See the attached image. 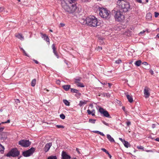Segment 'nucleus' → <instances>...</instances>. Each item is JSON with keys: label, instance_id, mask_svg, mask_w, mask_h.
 I'll use <instances>...</instances> for the list:
<instances>
[{"label": "nucleus", "instance_id": "4", "mask_svg": "<svg viewBox=\"0 0 159 159\" xmlns=\"http://www.w3.org/2000/svg\"><path fill=\"white\" fill-rule=\"evenodd\" d=\"M112 14H114L115 20L118 22H121L124 19L125 17L123 12L121 10L115 8L112 11Z\"/></svg>", "mask_w": 159, "mask_h": 159}, {"label": "nucleus", "instance_id": "63", "mask_svg": "<svg viewBox=\"0 0 159 159\" xmlns=\"http://www.w3.org/2000/svg\"><path fill=\"white\" fill-rule=\"evenodd\" d=\"M157 36L158 38H159V33L157 35Z\"/></svg>", "mask_w": 159, "mask_h": 159}, {"label": "nucleus", "instance_id": "61", "mask_svg": "<svg viewBox=\"0 0 159 159\" xmlns=\"http://www.w3.org/2000/svg\"><path fill=\"white\" fill-rule=\"evenodd\" d=\"M155 140L157 141H159V138H157Z\"/></svg>", "mask_w": 159, "mask_h": 159}, {"label": "nucleus", "instance_id": "14", "mask_svg": "<svg viewBox=\"0 0 159 159\" xmlns=\"http://www.w3.org/2000/svg\"><path fill=\"white\" fill-rule=\"evenodd\" d=\"M80 80H76L75 81V83L76 84V86L79 87H84V84L81 83Z\"/></svg>", "mask_w": 159, "mask_h": 159}, {"label": "nucleus", "instance_id": "35", "mask_svg": "<svg viewBox=\"0 0 159 159\" xmlns=\"http://www.w3.org/2000/svg\"><path fill=\"white\" fill-rule=\"evenodd\" d=\"M116 63L119 64L121 62V61L120 59H118L115 61Z\"/></svg>", "mask_w": 159, "mask_h": 159}, {"label": "nucleus", "instance_id": "56", "mask_svg": "<svg viewBox=\"0 0 159 159\" xmlns=\"http://www.w3.org/2000/svg\"><path fill=\"white\" fill-rule=\"evenodd\" d=\"M152 127L153 128H154L156 127V125L155 124L152 125Z\"/></svg>", "mask_w": 159, "mask_h": 159}, {"label": "nucleus", "instance_id": "58", "mask_svg": "<svg viewBox=\"0 0 159 159\" xmlns=\"http://www.w3.org/2000/svg\"><path fill=\"white\" fill-rule=\"evenodd\" d=\"M147 152H152L153 151L152 150H146Z\"/></svg>", "mask_w": 159, "mask_h": 159}, {"label": "nucleus", "instance_id": "42", "mask_svg": "<svg viewBox=\"0 0 159 159\" xmlns=\"http://www.w3.org/2000/svg\"><path fill=\"white\" fill-rule=\"evenodd\" d=\"M91 115L93 116H95V111L94 110H92L91 111Z\"/></svg>", "mask_w": 159, "mask_h": 159}, {"label": "nucleus", "instance_id": "49", "mask_svg": "<svg viewBox=\"0 0 159 159\" xmlns=\"http://www.w3.org/2000/svg\"><path fill=\"white\" fill-rule=\"evenodd\" d=\"M76 151H77L78 153L79 154H80V152L79 151V149L78 148H76Z\"/></svg>", "mask_w": 159, "mask_h": 159}, {"label": "nucleus", "instance_id": "59", "mask_svg": "<svg viewBox=\"0 0 159 159\" xmlns=\"http://www.w3.org/2000/svg\"><path fill=\"white\" fill-rule=\"evenodd\" d=\"M108 156V157H110V158H111V155L109 153H108V154H107Z\"/></svg>", "mask_w": 159, "mask_h": 159}, {"label": "nucleus", "instance_id": "34", "mask_svg": "<svg viewBox=\"0 0 159 159\" xmlns=\"http://www.w3.org/2000/svg\"><path fill=\"white\" fill-rule=\"evenodd\" d=\"M56 127L58 128H64V127L61 125H57Z\"/></svg>", "mask_w": 159, "mask_h": 159}, {"label": "nucleus", "instance_id": "20", "mask_svg": "<svg viewBox=\"0 0 159 159\" xmlns=\"http://www.w3.org/2000/svg\"><path fill=\"white\" fill-rule=\"evenodd\" d=\"M70 85H65L62 86L63 88L65 91H68L70 88Z\"/></svg>", "mask_w": 159, "mask_h": 159}, {"label": "nucleus", "instance_id": "17", "mask_svg": "<svg viewBox=\"0 0 159 159\" xmlns=\"http://www.w3.org/2000/svg\"><path fill=\"white\" fill-rule=\"evenodd\" d=\"M15 36L21 40H23L24 39V37L22 36V34H16Z\"/></svg>", "mask_w": 159, "mask_h": 159}, {"label": "nucleus", "instance_id": "7", "mask_svg": "<svg viewBox=\"0 0 159 159\" xmlns=\"http://www.w3.org/2000/svg\"><path fill=\"white\" fill-rule=\"evenodd\" d=\"M35 150L34 148H32L29 149L25 151L22 152V154L25 157H28L31 156L34 152Z\"/></svg>", "mask_w": 159, "mask_h": 159}, {"label": "nucleus", "instance_id": "19", "mask_svg": "<svg viewBox=\"0 0 159 159\" xmlns=\"http://www.w3.org/2000/svg\"><path fill=\"white\" fill-rule=\"evenodd\" d=\"M88 102V101L85 100L80 101V103H79V105H80V107H81L83 105L86 104Z\"/></svg>", "mask_w": 159, "mask_h": 159}, {"label": "nucleus", "instance_id": "51", "mask_svg": "<svg viewBox=\"0 0 159 159\" xmlns=\"http://www.w3.org/2000/svg\"><path fill=\"white\" fill-rule=\"evenodd\" d=\"M102 123L103 124H104V125H105L107 126H108V124L107 123H106V122L104 121L102 122Z\"/></svg>", "mask_w": 159, "mask_h": 159}, {"label": "nucleus", "instance_id": "11", "mask_svg": "<svg viewBox=\"0 0 159 159\" xmlns=\"http://www.w3.org/2000/svg\"><path fill=\"white\" fill-rule=\"evenodd\" d=\"M52 146V143H47L45 147L44 148V151L45 152H48L49 150V149L50 148L51 146Z\"/></svg>", "mask_w": 159, "mask_h": 159}, {"label": "nucleus", "instance_id": "48", "mask_svg": "<svg viewBox=\"0 0 159 159\" xmlns=\"http://www.w3.org/2000/svg\"><path fill=\"white\" fill-rule=\"evenodd\" d=\"M15 102L17 103H20V101L18 99H16L15 100Z\"/></svg>", "mask_w": 159, "mask_h": 159}, {"label": "nucleus", "instance_id": "26", "mask_svg": "<svg viewBox=\"0 0 159 159\" xmlns=\"http://www.w3.org/2000/svg\"><path fill=\"white\" fill-rule=\"evenodd\" d=\"M96 121V119H89V122L91 123L92 124H95V121Z\"/></svg>", "mask_w": 159, "mask_h": 159}, {"label": "nucleus", "instance_id": "9", "mask_svg": "<svg viewBox=\"0 0 159 159\" xmlns=\"http://www.w3.org/2000/svg\"><path fill=\"white\" fill-rule=\"evenodd\" d=\"M99 111L100 113L104 115L105 117L108 118H111L110 114H109L108 112L106 110L103 109L102 107H100L99 109Z\"/></svg>", "mask_w": 159, "mask_h": 159}, {"label": "nucleus", "instance_id": "45", "mask_svg": "<svg viewBox=\"0 0 159 159\" xmlns=\"http://www.w3.org/2000/svg\"><path fill=\"white\" fill-rule=\"evenodd\" d=\"M87 112H88L89 115H90L91 114V111L89 110H87Z\"/></svg>", "mask_w": 159, "mask_h": 159}, {"label": "nucleus", "instance_id": "21", "mask_svg": "<svg viewBox=\"0 0 159 159\" xmlns=\"http://www.w3.org/2000/svg\"><path fill=\"white\" fill-rule=\"evenodd\" d=\"M142 63V61L141 60H139L136 61L134 63L135 65L137 66H139Z\"/></svg>", "mask_w": 159, "mask_h": 159}, {"label": "nucleus", "instance_id": "30", "mask_svg": "<svg viewBox=\"0 0 159 159\" xmlns=\"http://www.w3.org/2000/svg\"><path fill=\"white\" fill-rule=\"evenodd\" d=\"M36 80H32L31 82V86H34L36 84Z\"/></svg>", "mask_w": 159, "mask_h": 159}, {"label": "nucleus", "instance_id": "62", "mask_svg": "<svg viewBox=\"0 0 159 159\" xmlns=\"http://www.w3.org/2000/svg\"><path fill=\"white\" fill-rule=\"evenodd\" d=\"M98 48H99L101 50H102V47H98Z\"/></svg>", "mask_w": 159, "mask_h": 159}, {"label": "nucleus", "instance_id": "55", "mask_svg": "<svg viewBox=\"0 0 159 159\" xmlns=\"http://www.w3.org/2000/svg\"><path fill=\"white\" fill-rule=\"evenodd\" d=\"M142 64L145 65H148V63L146 62H143Z\"/></svg>", "mask_w": 159, "mask_h": 159}, {"label": "nucleus", "instance_id": "47", "mask_svg": "<svg viewBox=\"0 0 159 159\" xmlns=\"http://www.w3.org/2000/svg\"><path fill=\"white\" fill-rule=\"evenodd\" d=\"M4 129V127H1V128H0V133L1 132H2V131L3 130V129Z\"/></svg>", "mask_w": 159, "mask_h": 159}, {"label": "nucleus", "instance_id": "15", "mask_svg": "<svg viewBox=\"0 0 159 159\" xmlns=\"http://www.w3.org/2000/svg\"><path fill=\"white\" fill-rule=\"evenodd\" d=\"M52 47L53 50V52L54 54L56 55L57 58H59V56L58 55V54L56 51V48L55 47V45L54 44H52Z\"/></svg>", "mask_w": 159, "mask_h": 159}, {"label": "nucleus", "instance_id": "24", "mask_svg": "<svg viewBox=\"0 0 159 159\" xmlns=\"http://www.w3.org/2000/svg\"><path fill=\"white\" fill-rule=\"evenodd\" d=\"M5 148L0 143V152L2 153H3Z\"/></svg>", "mask_w": 159, "mask_h": 159}, {"label": "nucleus", "instance_id": "6", "mask_svg": "<svg viewBox=\"0 0 159 159\" xmlns=\"http://www.w3.org/2000/svg\"><path fill=\"white\" fill-rule=\"evenodd\" d=\"M20 152L16 148H14L11 149L6 155L8 157H16L19 155Z\"/></svg>", "mask_w": 159, "mask_h": 159}, {"label": "nucleus", "instance_id": "32", "mask_svg": "<svg viewBox=\"0 0 159 159\" xmlns=\"http://www.w3.org/2000/svg\"><path fill=\"white\" fill-rule=\"evenodd\" d=\"M60 118L63 120L64 119L65 117V115L63 114L60 115Z\"/></svg>", "mask_w": 159, "mask_h": 159}, {"label": "nucleus", "instance_id": "13", "mask_svg": "<svg viewBox=\"0 0 159 159\" xmlns=\"http://www.w3.org/2000/svg\"><path fill=\"white\" fill-rule=\"evenodd\" d=\"M41 37L42 38H43V39L48 42V44H50V42H49V39L48 36H47L45 34H43L42 33H41Z\"/></svg>", "mask_w": 159, "mask_h": 159}, {"label": "nucleus", "instance_id": "54", "mask_svg": "<svg viewBox=\"0 0 159 159\" xmlns=\"http://www.w3.org/2000/svg\"><path fill=\"white\" fill-rule=\"evenodd\" d=\"M4 8L3 7H0V12H1L3 11Z\"/></svg>", "mask_w": 159, "mask_h": 159}, {"label": "nucleus", "instance_id": "2", "mask_svg": "<svg viewBox=\"0 0 159 159\" xmlns=\"http://www.w3.org/2000/svg\"><path fill=\"white\" fill-rule=\"evenodd\" d=\"M61 5L62 8L66 12L69 13H73L77 9V6L75 3L70 2H66L65 1L62 2Z\"/></svg>", "mask_w": 159, "mask_h": 159}, {"label": "nucleus", "instance_id": "60", "mask_svg": "<svg viewBox=\"0 0 159 159\" xmlns=\"http://www.w3.org/2000/svg\"><path fill=\"white\" fill-rule=\"evenodd\" d=\"M108 84L109 87L110 88L111 87V83H108Z\"/></svg>", "mask_w": 159, "mask_h": 159}, {"label": "nucleus", "instance_id": "22", "mask_svg": "<svg viewBox=\"0 0 159 159\" xmlns=\"http://www.w3.org/2000/svg\"><path fill=\"white\" fill-rule=\"evenodd\" d=\"M123 143L125 147L127 148H128L129 147H130V145L129 143H128L127 141H125V142Z\"/></svg>", "mask_w": 159, "mask_h": 159}, {"label": "nucleus", "instance_id": "8", "mask_svg": "<svg viewBox=\"0 0 159 159\" xmlns=\"http://www.w3.org/2000/svg\"><path fill=\"white\" fill-rule=\"evenodd\" d=\"M18 143L22 147L27 148L30 146L31 142L28 140L23 139L19 141Z\"/></svg>", "mask_w": 159, "mask_h": 159}, {"label": "nucleus", "instance_id": "40", "mask_svg": "<svg viewBox=\"0 0 159 159\" xmlns=\"http://www.w3.org/2000/svg\"><path fill=\"white\" fill-rule=\"evenodd\" d=\"M155 16L156 17H157L159 15V13L158 12H155Z\"/></svg>", "mask_w": 159, "mask_h": 159}, {"label": "nucleus", "instance_id": "37", "mask_svg": "<svg viewBox=\"0 0 159 159\" xmlns=\"http://www.w3.org/2000/svg\"><path fill=\"white\" fill-rule=\"evenodd\" d=\"M136 1L137 2L139 3H142L143 4L144 3V2H142V0H136Z\"/></svg>", "mask_w": 159, "mask_h": 159}, {"label": "nucleus", "instance_id": "29", "mask_svg": "<svg viewBox=\"0 0 159 159\" xmlns=\"http://www.w3.org/2000/svg\"><path fill=\"white\" fill-rule=\"evenodd\" d=\"M64 61H65V62L66 64L68 66V67H70L71 64H70V62H68L67 61H66V60H65Z\"/></svg>", "mask_w": 159, "mask_h": 159}, {"label": "nucleus", "instance_id": "33", "mask_svg": "<svg viewBox=\"0 0 159 159\" xmlns=\"http://www.w3.org/2000/svg\"><path fill=\"white\" fill-rule=\"evenodd\" d=\"M101 150H102V151H103V152H105L107 154H108L109 153L108 152V151H107V150H106V149L105 148H102L101 149Z\"/></svg>", "mask_w": 159, "mask_h": 159}, {"label": "nucleus", "instance_id": "1", "mask_svg": "<svg viewBox=\"0 0 159 159\" xmlns=\"http://www.w3.org/2000/svg\"><path fill=\"white\" fill-rule=\"evenodd\" d=\"M80 23L83 25H87L89 26L93 27H96L100 25V23L98 19L93 16H90L87 17L85 20H81Z\"/></svg>", "mask_w": 159, "mask_h": 159}, {"label": "nucleus", "instance_id": "57", "mask_svg": "<svg viewBox=\"0 0 159 159\" xmlns=\"http://www.w3.org/2000/svg\"><path fill=\"white\" fill-rule=\"evenodd\" d=\"M60 25H61V26L62 27H63L65 25V24H63V23H60Z\"/></svg>", "mask_w": 159, "mask_h": 159}, {"label": "nucleus", "instance_id": "16", "mask_svg": "<svg viewBox=\"0 0 159 159\" xmlns=\"http://www.w3.org/2000/svg\"><path fill=\"white\" fill-rule=\"evenodd\" d=\"M126 96L127 99L128 100L129 102L132 103L133 101V99L132 96L126 94Z\"/></svg>", "mask_w": 159, "mask_h": 159}, {"label": "nucleus", "instance_id": "43", "mask_svg": "<svg viewBox=\"0 0 159 159\" xmlns=\"http://www.w3.org/2000/svg\"><path fill=\"white\" fill-rule=\"evenodd\" d=\"M119 139L121 141V142L122 143H123L125 141H126L125 140L123 139H122L121 138H119Z\"/></svg>", "mask_w": 159, "mask_h": 159}, {"label": "nucleus", "instance_id": "44", "mask_svg": "<svg viewBox=\"0 0 159 159\" xmlns=\"http://www.w3.org/2000/svg\"><path fill=\"white\" fill-rule=\"evenodd\" d=\"M131 124V123L129 121H128L126 122V125L128 126H129Z\"/></svg>", "mask_w": 159, "mask_h": 159}, {"label": "nucleus", "instance_id": "53", "mask_svg": "<svg viewBox=\"0 0 159 159\" xmlns=\"http://www.w3.org/2000/svg\"><path fill=\"white\" fill-rule=\"evenodd\" d=\"M99 134H100V135H101L102 136H105V135L104 134H103L102 133L100 132Z\"/></svg>", "mask_w": 159, "mask_h": 159}, {"label": "nucleus", "instance_id": "38", "mask_svg": "<svg viewBox=\"0 0 159 159\" xmlns=\"http://www.w3.org/2000/svg\"><path fill=\"white\" fill-rule=\"evenodd\" d=\"M23 52L25 54V55L26 56H28L27 54L26 53L25 51L23 48H21Z\"/></svg>", "mask_w": 159, "mask_h": 159}, {"label": "nucleus", "instance_id": "52", "mask_svg": "<svg viewBox=\"0 0 159 159\" xmlns=\"http://www.w3.org/2000/svg\"><path fill=\"white\" fill-rule=\"evenodd\" d=\"M93 132L94 133H96L99 134L100 132L99 131H93Z\"/></svg>", "mask_w": 159, "mask_h": 159}, {"label": "nucleus", "instance_id": "28", "mask_svg": "<svg viewBox=\"0 0 159 159\" xmlns=\"http://www.w3.org/2000/svg\"><path fill=\"white\" fill-rule=\"evenodd\" d=\"M63 102L65 105L67 106H69L70 105V103L67 100H64Z\"/></svg>", "mask_w": 159, "mask_h": 159}, {"label": "nucleus", "instance_id": "10", "mask_svg": "<svg viewBox=\"0 0 159 159\" xmlns=\"http://www.w3.org/2000/svg\"><path fill=\"white\" fill-rule=\"evenodd\" d=\"M150 91V89L148 87L146 86L145 87L143 90V93L145 98H148L150 96V92H149Z\"/></svg>", "mask_w": 159, "mask_h": 159}, {"label": "nucleus", "instance_id": "18", "mask_svg": "<svg viewBox=\"0 0 159 159\" xmlns=\"http://www.w3.org/2000/svg\"><path fill=\"white\" fill-rule=\"evenodd\" d=\"M107 138L108 140L111 142H114L115 141L114 139L111 137L110 134H108L107 135Z\"/></svg>", "mask_w": 159, "mask_h": 159}, {"label": "nucleus", "instance_id": "64", "mask_svg": "<svg viewBox=\"0 0 159 159\" xmlns=\"http://www.w3.org/2000/svg\"><path fill=\"white\" fill-rule=\"evenodd\" d=\"M146 2L147 3L148 2V0H146Z\"/></svg>", "mask_w": 159, "mask_h": 159}, {"label": "nucleus", "instance_id": "31", "mask_svg": "<svg viewBox=\"0 0 159 159\" xmlns=\"http://www.w3.org/2000/svg\"><path fill=\"white\" fill-rule=\"evenodd\" d=\"M137 148L138 149L142 150L143 151H144V148L142 146H137Z\"/></svg>", "mask_w": 159, "mask_h": 159}, {"label": "nucleus", "instance_id": "46", "mask_svg": "<svg viewBox=\"0 0 159 159\" xmlns=\"http://www.w3.org/2000/svg\"><path fill=\"white\" fill-rule=\"evenodd\" d=\"M33 60L36 64H39V62L37 61L35 59H33Z\"/></svg>", "mask_w": 159, "mask_h": 159}, {"label": "nucleus", "instance_id": "36", "mask_svg": "<svg viewBox=\"0 0 159 159\" xmlns=\"http://www.w3.org/2000/svg\"><path fill=\"white\" fill-rule=\"evenodd\" d=\"M81 1L83 2L86 3L90 2L91 0H81Z\"/></svg>", "mask_w": 159, "mask_h": 159}, {"label": "nucleus", "instance_id": "27", "mask_svg": "<svg viewBox=\"0 0 159 159\" xmlns=\"http://www.w3.org/2000/svg\"><path fill=\"white\" fill-rule=\"evenodd\" d=\"M48 159H57L56 156H51L48 157Z\"/></svg>", "mask_w": 159, "mask_h": 159}, {"label": "nucleus", "instance_id": "50", "mask_svg": "<svg viewBox=\"0 0 159 159\" xmlns=\"http://www.w3.org/2000/svg\"><path fill=\"white\" fill-rule=\"evenodd\" d=\"M60 80H57L56 81V83L58 84H60Z\"/></svg>", "mask_w": 159, "mask_h": 159}, {"label": "nucleus", "instance_id": "3", "mask_svg": "<svg viewBox=\"0 0 159 159\" xmlns=\"http://www.w3.org/2000/svg\"><path fill=\"white\" fill-rule=\"evenodd\" d=\"M117 8L121 10L123 12L128 11L130 9L129 3L124 0H118L116 3Z\"/></svg>", "mask_w": 159, "mask_h": 159}, {"label": "nucleus", "instance_id": "39", "mask_svg": "<svg viewBox=\"0 0 159 159\" xmlns=\"http://www.w3.org/2000/svg\"><path fill=\"white\" fill-rule=\"evenodd\" d=\"M43 92L45 93H47V92H48L49 91L48 90L46 89H43Z\"/></svg>", "mask_w": 159, "mask_h": 159}, {"label": "nucleus", "instance_id": "12", "mask_svg": "<svg viewBox=\"0 0 159 159\" xmlns=\"http://www.w3.org/2000/svg\"><path fill=\"white\" fill-rule=\"evenodd\" d=\"M61 156L62 159H70V156L64 151H62Z\"/></svg>", "mask_w": 159, "mask_h": 159}, {"label": "nucleus", "instance_id": "5", "mask_svg": "<svg viewBox=\"0 0 159 159\" xmlns=\"http://www.w3.org/2000/svg\"><path fill=\"white\" fill-rule=\"evenodd\" d=\"M100 16L103 18L108 19L110 18V11L104 8H100L99 9Z\"/></svg>", "mask_w": 159, "mask_h": 159}, {"label": "nucleus", "instance_id": "23", "mask_svg": "<svg viewBox=\"0 0 159 159\" xmlns=\"http://www.w3.org/2000/svg\"><path fill=\"white\" fill-rule=\"evenodd\" d=\"M152 14L150 13H147L146 16V18L147 19L150 20L152 18Z\"/></svg>", "mask_w": 159, "mask_h": 159}, {"label": "nucleus", "instance_id": "41", "mask_svg": "<svg viewBox=\"0 0 159 159\" xmlns=\"http://www.w3.org/2000/svg\"><path fill=\"white\" fill-rule=\"evenodd\" d=\"M10 122V120H8L6 122H2V124H5V123H8Z\"/></svg>", "mask_w": 159, "mask_h": 159}, {"label": "nucleus", "instance_id": "25", "mask_svg": "<svg viewBox=\"0 0 159 159\" xmlns=\"http://www.w3.org/2000/svg\"><path fill=\"white\" fill-rule=\"evenodd\" d=\"M70 91L73 93H77L78 92V90L75 89L71 88Z\"/></svg>", "mask_w": 159, "mask_h": 159}]
</instances>
